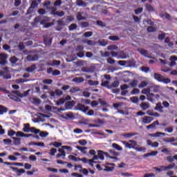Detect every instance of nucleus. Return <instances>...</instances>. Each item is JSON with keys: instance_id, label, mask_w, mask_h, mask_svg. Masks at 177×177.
<instances>
[{"instance_id": "f704fd0d", "label": "nucleus", "mask_w": 177, "mask_h": 177, "mask_svg": "<svg viewBox=\"0 0 177 177\" xmlns=\"http://www.w3.org/2000/svg\"><path fill=\"white\" fill-rule=\"evenodd\" d=\"M88 84H89V86H95L100 84V82H97V81L94 82L93 80H88Z\"/></svg>"}, {"instance_id": "473e14b6", "label": "nucleus", "mask_w": 177, "mask_h": 177, "mask_svg": "<svg viewBox=\"0 0 177 177\" xmlns=\"http://www.w3.org/2000/svg\"><path fill=\"white\" fill-rule=\"evenodd\" d=\"M84 124L88 125V128H100V125L93 124H88L87 122H83Z\"/></svg>"}, {"instance_id": "423d86ee", "label": "nucleus", "mask_w": 177, "mask_h": 177, "mask_svg": "<svg viewBox=\"0 0 177 177\" xmlns=\"http://www.w3.org/2000/svg\"><path fill=\"white\" fill-rule=\"evenodd\" d=\"M10 169H12L13 171H16L17 176H19L21 174H25V170L24 169H18L12 166H10Z\"/></svg>"}, {"instance_id": "774afa93", "label": "nucleus", "mask_w": 177, "mask_h": 177, "mask_svg": "<svg viewBox=\"0 0 177 177\" xmlns=\"http://www.w3.org/2000/svg\"><path fill=\"white\" fill-rule=\"evenodd\" d=\"M56 96H62L63 95V92L60 89H56L55 91Z\"/></svg>"}, {"instance_id": "7c9ffc66", "label": "nucleus", "mask_w": 177, "mask_h": 177, "mask_svg": "<svg viewBox=\"0 0 177 177\" xmlns=\"http://www.w3.org/2000/svg\"><path fill=\"white\" fill-rule=\"evenodd\" d=\"M147 32H156L157 31V28L153 27V26H150L147 27Z\"/></svg>"}, {"instance_id": "6ab92c4d", "label": "nucleus", "mask_w": 177, "mask_h": 177, "mask_svg": "<svg viewBox=\"0 0 177 177\" xmlns=\"http://www.w3.org/2000/svg\"><path fill=\"white\" fill-rule=\"evenodd\" d=\"M120 86V82L119 81H115L114 82H113L111 85H109V89H111V88H118Z\"/></svg>"}, {"instance_id": "c85d7f7f", "label": "nucleus", "mask_w": 177, "mask_h": 177, "mask_svg": "<svg viewBox=\"0 0 177 177\" xmlns=\"http://www.w3.org/2000/svg\"><path fill=\"white\" fill-rule=\"evenodd\" d=\"M95 24L99 27H106V24L100 20H97V21H95Z\"/></svg>"}, {"instance_id": "f03ea898", "label": "nucleus", "mask_w": 177, "mask_h": 177, "mask_svg": "<svg viewBox=\"0 0 177 177\" xmlns=\"http://www.w3.org/2000/svg\"><path fill=\"white\" fill-rule=\"evenodd\" d=\"M118 65L124 67H132L133 66V61H118Z\"/></svg>"}, {"instance_id": "5fc2aeb1", "label": "nucleus", "mask_w": 177, "mask_h": 177, "mask_svg": "<svg viewBox=\"0 0 177 177\" xmlns=\"http://www.w3.org/2000/svg\"><path fill=\"white\" fill-rule=\"evenodd\" d=\"M53 82V80L50 79H45L43 80L42 83L46 84H52Z\"/></svg>"}, {"instance_id": "a18cd8bd", "label": "nucleus", "mask_w": 177, "mask_h": 177, "mask_svg": "<svg viewBox=\"0 0 177 177\" xmlns=\"http://www.w3.org/2000/svg\"><path fill=\"white\" fill-rule=\"evenodd\" d=\"M57 153V150L56 149L51 148L50 150L49 154L50 156H54L56 155Z\"/></svg>"}, {"instance_id": "c9c22d12", "label": "nucleus", "mask_w": 177, "mask_h": 177, "mask_svg": "<svg viewBox=\"0 0 177 177\" xmlns=\"http://www.w3.org/2000/svg\"><path fill=\"white\" fill-rule=\"evenodd\" d=\"M10 97V99H11L12 100H15L17 102H21V99L19 98V97H17L14 95H8Z\"/></svg>"}, {"instance_id": "cd10ccee", "label": "nucleus", "mask_w": 177, "mask_h": 177, "mask_svg": "<svg viewBox=\"0 0 177 177\" xmlns=\"http://www.w3.org/2000/svg\"><path fill=\"white\" fill-rule=\"evenodd\" d=\"M37 6H33L32 4L30 5V7L28 8L27 12H26V15H30L31 13L33 12V9L37 8Z\"/></svg>"}, {"instance_id": "8fccbe9b", "label": "nucleus", "mask_w": 177, "mask_h": 177, "mask_svg": "<svg viewBox=\"0 0 177 177\" xmlns=\"http://www.w3.org/2000/svg\"><path fill=\"white\" fill-rule=\"evenodd\" d=\"M43 25H44V26H43L44 28H50V27L53 26L55 25V24H54L53 22H51V23H48V22H46V23H45V24H43Z\"/></svg>"}, {"instance_id": "6e6d98bb", "label": "nucleus", "mask_w": 177, "mask_h": 177, "mask_svg": "<svg viewBox=\"0 0 177 177\" xmlns=\"http://www.w3.org/2000/svg\"><path fill=\"white\" fill-rule=\"evenodd\" d=\"M166 160L170 163H172L175 160V158H174V156H169L166 157Z\"/></svg>"}, {"instance_id": "6e6552de", "label": "nucleus", "mask_w": 177, "mask_h": 177, "mask_svg": "<svg viewBox=\"0 0 177 177\" xmlns=\"http://www.w3.org/2000/svg\"><path fill=\"white\" fill-rule=\"evenodd\" d=\"M0 77H2L3 80H10L11 75L8 72L0 71Z\"/></svg>"}, {"instance_id": "f3484780", "label": "nucleus", "mask_w": 177, "mask_h": 177, "mask_svg": "<svg viewBox=\"0 0 177 177\" xmlns=\"http://www.w3.org/2000/svg\"><path fill=\"white\" fill-rule=\"evenodd\" d=\"M66 19V17H64L61 20H57V24L59 26H66L68 24L64 21V19Z\"/></svg>"}, {"instance_id": "3c124183", "label": "nucleus", "mask_w": 177, "mask_h": 177, "mask_svg": "<svg viewBox=\"0 0 177 177\" xmlns=\"http://www.w3.org/2000/svg\"><path fill=\"white\" fill-rule=\"evenodd\" d=\"M161 153H164L166 155L169 156L171 155V150H169L167 148H164L163 149L161 150Z\"/></svg>"}, {"instance_id": "bf43d9fd", "label": "nucleus", "mask_w": 177, "mask_h": 177, "mask_svg": "<svg viewBox=\"0 0 177 177\" xmlns=\"http://www.w3.org/2000/svg\"><path fill=\"white\" fill-rule=\"evenodd\" d=\"M109 39L115 41L120 40V37L118 36H109Z\"/></svg>"}, {"instance_id": "1a4fd4ad", "label": "nucleus", "mask_w": 177, "mask_h": 177, "mask_svg": "<svg viewBox=\"0 0 177 177\" xmlns=\"http://www.w3.org/2000/svg\"><path fill=\"white\" fill-rule=\"evenodd\" d=\"M164 106L162 105L161 102H159L158 103L156 104L154 110L158 111L159 113H164Z\"/></svg>"}, {"instance_id": "680f3d73", "label": "nucleus", "mask_w": 177, "mask_h": 177, "mask_svg": "<svg viewBox=\"0 0 177 177\" xmlns=\"http://www.w3.org/2000/svg\"><path fill=\"white\" fill-rule=\"evenodd\" d=\"M130 100L134 104L138 103V97H131Z\"/></svg>"}, {"instance_id": "39448f33", "label": "nucleus", "mask_w": 177, "mask_h": 177, "mask_svg": "<svg viewBox=\"0 0 177 177\" xmlns=\"http://www.w3.org/2000/svg\"><path fill=\"white\" fill-rule=\"evenodd\" d=\"M138 51H139L141 55H144L145 57L149 58V59H154V57H153L151 56V54H149L148 53V51L144 48L142 49H138Z\"/></svg>"}, {"instance_id": "603ef678", "label": "nucleus", "mask_w": 177, "mask_h": 177, "mask_svg": "<svg viewBox=\"0 0 177 177\" xmlns=\"http://www.w3.org/2000/svg\"><path fill=\"white\" fill-rule=\"evenodd\" d=\"M89 24L88 21H82L80 23V26H82V28H86L88 27Z\"/></svg>"}, {"instance_id": "412c9836", "label": "nucleus", "mask_w": 177, "mask_h": 177, "mask_svg": "<svg viewBox=\"0 0 177 177\" xmlns=\"http://www.w3.org/2000/svg\"><path fill=\"white\" fill-rule=\"evenodd\" d=\"M140 107L142 109V111H146L148 109H149V104L147 102H142Z\"/></svg>"}, {"instance_id": "2eb2a0df", "label": "nucleus", "mask_w": 177, "mask_h": 177, "mask_svg": "<svg viewBox=\"0 0 177 177\" xmlns=\"http://www.w3.org/2000/svg\"><path fill=\"white\" fill-rule=\"evenodd\" d=\"M36 69H37L36 65L33 64V65L28 66L26 69V71H27L28 73H33V71H35Z\"/></svg>"}, {"instance_id": "4d7b16f0", "label": "nucleus", "mask_w": 177, "mask_h": 177, "mask_svg": "<svg viewBox=\"0 0 177 177\" xmlns=\"http://www.w3.org/2000/svg\"><path fill=\"white\" fill-rule=\"evenodd\" d=\"M147 85H148L147 82L144 81V82H141V83H140V84L138 86V87H139L140 88H145V87L147 86Z\"/></svg>"}, {"instance_id": "13d9d810", "label": "nucleus", "mask_w": 177, "mask_h": 177, "mask_svg": "<svg viewBox=\"0 0 177 177\" xmlns=\"http://www.w3.org/2000/svg\"><path fill=\"white\" fill-rule=\"evenodd\" d=\"M141 71L145 72V73H148L150 71V68L147 66H142Z\"/></svg>"}, {"instance_id": "0e129e2a", "label": "nucleus", "mask_w": 177, "mask_h": 177, "mask_svg": "<svg viewBox=\"0 0 177 177\" xmlns=\"http://www.w3.org/2000/svg\"><path fill=\"white\" fill-rule=\"evenodd\" d=\"M18 59L16 57H12L11 58H10V62H11V64H15L17 63Z\"/></svg>"}, {"instance_id": "de8ad7c7", "label": "nucleus", "mask_w": 177, "mask_h": 177, "mask_svg": "<svg viewBox=\"0 0 177 177\" xmlns=\"http://www.w3.org/2000/svg\"><path fill=\"white\" fill-rule=\"evenodd\" d=\"M74 19H75L74 17H73V16H68V17H66V23L68 24L69 23L73 21Z\"/></svg>"}, {"instance_id": "69168bd1", "label": "nucleus", "mask_w": 177, "mask_h": 177, "mask_svg": "<svg viewBox=\"0 0 177 177\" xmlns=\"http://www.w3.org/2000/svg\"><path fill=\"white\" fill-rule=\"evenodd\" d=\"M78 143L82 146H85L86 145H87V141L86 140L83 139V140H79Z\"/></svg>"}, {"instance_id": "ea45409f", "label": "nucleus", "mask_w": 177, "mask_h": 177, "mask_svg": "<svg viewBox=\"0 0 177 177\" xmlns=\"http://www.w3.org/2000/svg\"><path fill=\"white\" fill-rule=\"evenodd\" d=\"M138 135L137 133H125V134H122V136L127 138H129L131 137L135 136Z\"/></svg>"}, {"instance_id": "a19ab883", "label": "nucleus", "mask_w": 177, "mask_h": 177, "mask_svg": "<svg viewBox=\"0 0 177 177\" xmlns=\"http://www.w3.org/2000/svg\"><path fill=\"white\" fill-rule=\"evenodd\" d=\"M77 28V25L75 24H72L68 26L69 31H73Z\"/></svg>"}, {"instance_id": "a211bd4d", "label": "nucleus", "mask_w": 177, "mask_h": 177, "mask_svg": "<svg viewBox=\"0 0 177 177\" xmlns=\"http://www.w3.org/2000/svg\"><path fill=\"white\" fill-rule=\"evenodd\" d=\"M83 12H77V15H76V19H77V21H83L86 19V17L82 16Z\"/></svg>"}, {"instance_id": "72a5a7b5", "label": "nucleus", "mask_w": 177, "mask_h": 177, "mask_svg": "<svg viewBox=\"0 0 177 177\" xmlns=\"http://www.w3.org/2000/svg\"><path fill=\"white\" fill-rule=\"evenodd\" d=\"M109 82H108V81H102V84H101V86H102V87H104V88H109V87H110V85H109Z\"/></svg>"}, {"instance_id": "4be33fe9", "label": "nucleus", "mask_w": 177, "mask_h": 177, "mask_svg": "<svg viewBox=\"0 0 177 177\" xmlns=\"http://www.w3.org/2000/svg\"><path fill=\"white\" fill-rule=\"evenodd\" d=\"M84 81L83 77H74L73 80V82L77 83V84H81L83 83Z\"/></svg>"}, {"instance_id": "5701e85b", "label": "nucleus", "mask_w": 177, "mask_h": 177, "mask_svg": "<svg viewBox=\"0 0 177 177\" xmlns=\"http://www.w3.org/2000/svg\"><path fill=\"white\" fill-rule=\"evenodd\" d=\"M50 21V17H43V19L41 20L40 24L44 25L45 23H48Z\"/></svg>"}, {"instance_id": "0eeeda50", "label": "nucleus", "mask_w": 177, "mask_h": 177, "mask_svg": "<svg viewBox=\"0 0 177 177\" xmlns=\"http://www.w3.org/2000/svg\"><path fill=\"white\" fill-rule=\"evenodd\" d=\"M154 120L153 118L149 117V116H145L142 119V123L145 124H149L151 123V122Z\"/></svg>"}, {"instance_id": "393cba45", "label": "nucleus", "mask_w": 177, "mask_h": 177, "mask_svg": "<svg viewBox=\"0 0 177 177\" xmlns=\"http://www.w3.org/2000/svg\"><path fill=\"white\" fill-rule=\"evenodd\" d=\"M29 132L33 133L37 135V134L39 133L40 130L37 129L35 127H31L30 130H29Z\"/></svg>"}, {"instance_id": "37998d69", "label": "nucleus", "mask_w": 177, "mask_h": 177, "mask_svg": "<svg viewBox=\"0 0 177 177\" xmlns=\"http://www.w3.org/2000/svg\"><path fill=\"white\" fill-rule=\"evenodd\" d=\"M138 80H133L132 82H131L129 85H130L131 87L134 88L138 86Z\"/></svg>"}, {"instance_id": "338daca9", "label": "nucleus", "mask_w": 177, "mask_h": 177, "mask_svg": "<svg viewBox=\"0 0 177 177\" xmlns=\"http://www.w3.org/2000/svg\"><path fill=\"white\" fill-rule=\"evenodd\" d=\"M131 95H138L140 93V89L134 88L131 91Z\"/></svg>"}, {"instance_id": "bb28decb", "label": "nucleus", "mask_w": 177, "mask_h": 177, "mask_svg": "<svg viewBox=\"0 0 177 177\" xmlns=\"http://www.w3.org/2000/svg\"><path fill=\"white\" fill-rule=\"evenodd\" d=\"M7 111H8L7 107L0 105V115H3L5 113H7Z\"/></svg>"}, {"instance_id": "58836bf2", "label": "nucleus", "mask_w": 177, "mask_h": 177, "mask_svg": "<svg viewBox=\"0 0 177 177\" xmlns=\"http://www.w3.org/2000/svg\"><path fill=\"white\" fill-rule=\"evenodd\" d=\"M66 100L64 98H60L59 101H56V105L59 106L61 104H64L66 102Z\"/></svg>"}, {"instance_id": "9b49d317", "label": "nucleus", "mask_w": 177, "mask_h": 177, "mask_svg": "<svg viewBox=\"0 0 177 177\" xmlns=\"http://www.w3.org/2000/svg\"><path fill=\"white\" fill-rule=\"evenodd\" d=\"M160 123L158 122V120H156L153 122H152L151 124H149V126H147V129H157V126H159Z\"/></svg>"}, {"instance_id": "2f4dec72", "label": "nucleus", "mask_w": 177, "mask_h": 177, "mask_svg": "<svg viewBox=\"0 0 177 177\" xmlns=\"http://www.w3.org/2000/svg\"><path fill=\"white\" fill-rule=\"evenodd\" d=\"M41 1L42 0H32L31 5H32L33 7H38Z\"/></svg>"}, {"instance_id": "052dcab7", "label": "nucleus", "mask_w": 177, "mask_h": 177, "mask_svg": "<svg viewBox=\"0 0 177 177\" xmlns=\"http://www.w3.org/2000/svg\"><path fill=\"white\" fill-rule=\"evenodd\" d=\"M92 35H93V32H91V31L85 32L84 33V37L85 38L91 37Z\"/></svg>"}, {"instance_id": "864d4df0", "label": "nucleus", "mask_w": 177, "mask_h": 177, "mask_svg": "<svg viewBox=\"0 0 177 177\" xmlns=\"http://www.w3.org/2000/svg\"><path fill=\"white\" fill-rule=\"evenodd\" d=\"M112 147L113 149H116L118 151H122V147L118 144L113 143Z\"/></svg>"}, {"instance_id": "b1692460", "label": "nucleus", "mask_w": 177, "mask_h": 177, "mask_svg": "<svg viewBox=\"0 0 177 177\" xmlns=\"http://www.w3.org/2000/svg\"><path fill=\"white\" fill-rule=\"evenodd\" d=\"M31 127H30V124H24L23 131L26 133H28L30 130Z\"/></svg>"}, {"instance_id": "20e7f679", "label": "nucleus", "mask_w": 177, "mask_h": 177, "mask_svg": "<svg viewBox=\"0 0 177 177\" xmlns=\"http://www.w3.org/2000/svg\"><path fill=\"white\" fill-rule=\"evenodd\" d=\"M97 153V156L102 161L104 160V156H106V158L109 157V153L104 152L102 150H98Z\"/></svg>"}, {"instance_id": "aec40b11", "label": "nucleus", "mask_w": 177, "mask_h": 177, "mask_svg": "<svg viewBox=\"0 0 177 177\" xmlns=\"http://www.w3.org/2000/svg\"><path fill=\"white\" fill-rule=\"evenodd\" d=\"M163 78L164 77L161 74H159V73H155L154 74V79L158 80L159 82H162Z\"/></svg>"}, {"instance_id": "79ce46f5", "label": "nucleus", "mask_w": 177, "mask_h": 177, "mask_svg": "<svg viewBox=\"0 0 177 177\" xmlns=\"http://www.w3.org/2000/svg\"><path fill=\"white\" fill-rule=\"evenodd\" d=\"M50 146H54L56 148H59V147H62V142H55L50 143Z\"/></svg>"}, {"instance_id": "4c0bfd02", "label": "nucleus", "mask_w": 177, "mask_h": 177, "mask_svg": "<svg viewBox=\"0 0 177 177\" xmlns=\"http://www.w3.org/2000/svg\"><path fill=\"white\" fill-rule=\"evenodd\" d=\"M145 8L149 12H153L154 11V8L150 4H145Z\"/></svg>"}, {"instance_id": "09e8293b", "label": "nucleus", "mask_w": 177, "mask_h": 177, "mask_svg": "<svg viewBox=\"0 0 177 177\" xmlns=\"http://www.w3.org/2000/svg\"><path fill=\"white\" fill-rule=\"evenodd\" d=\"M15 135H16V131L15 130H12V129L8 130V136L12 137V136H14Z\"/></svg>"}, {"instance_id": "f8f14e48", "label": "nucleus", "mask_w": 177, "mask_h": 177, "mask_svg": "<svg viewBox=\"0 0 177 177\" xmlns=\"http://www.w3.org/2000/svg\"><path fill=\"white\" fill-rule=\"evenodd\" d=\"M60 64V61H57V60H53L50 62H46V66L54 67L55 66H59Z\"/></svg>"}, {"instance_id": "c03bdc74", "label": "nucleus", "mask_w": 177, "mask_h": 177, "mask_svg": "<svg viewBox=\"0 0 177 177\" xmlns=\"http://www.w3.org/2000/svg\"><path fill=\"white\" fill-rule=\"evenodd\" d=\"M176 140L174 138H165L164 142L166 143H171L175 142Z\"/></svg>"}, {"instance_id": "49530a36", "label": "nucleus", "mask_w": 177, "mask_h": 177, "mask_svg": "<svg viewBox=\"0 0 177 177\" xmlns=\"http://www.w3.org/2000/svg\"><path fill=\"white\" fill-rule=\"evenodd\" d=\"M80 158H76L75 156H74L73 155H69L68 156V159L71 160V161L77 162V161H79Z\"/></svg>"}, {"instance_id": "e433bc0d", "label": "nucleus", "mask_w": 177, "mask_h": 177, "mask_svg": "<svg viewBox=\"0 0 177 177\" xmlns=\"http://www.w3.org/2000/svg\"><path fill=\"white\" fill-rule=\"evenodd\" d=\"M76 4L78 6H84V7L86 6V3L85 2H84L82 0H77L76 1Z\"/></svg>"}, {"instance_id": "ddd939ff", "label": "nucleus", "mask_w": 177, "mask_h": 177, "mask_svg": "<svg viewBox=\"0 0 177 177\" xmlns=\"http://www.w3.org/2000/svg\"><path fill=\"white\" fill-rule=\"evenodd\" d=\"M26 59H28V61H30V62H35V61H38L39 57L37 55H28L26 57Z\"/></svg>"}, {"instance_id": "e2e57ef3", "label": "nucleus", "mask_w": 177, "mask_h": 177, "mask_svg": "<svg viewBox=\"0 0 177 177\" xmlns=\"http://www.w3.org/2000/svg\"><path fill=\"white\" fill-rule=\"evenodd\" d=\"M151 91L150 88H145L142 90V93L144 95H149Z\"/></svg>"}, {"instance_id": "c756f323", "label": "nucleus", "mask_w": 177, "mask_h": 177, "mask_svg": "<svg viewBox=\"0 0 177 177\" xmlns=\"http://www.w3.org/2000/svg\"><path fill=\"white\" fill-rule=\"evenodd\" d=\"M80 89L77 87H71V89L69 90V92L71 93H76L77 92H80Z\"/></svg>"}, {"instance_id": "4468645a", "label": "nucleus", "mask_w": 177, "mask_h": 177, "mask_svg": "<svg viewBox=\"0 0 177 177\" xmlns=\"http://www.w3.org/2000/svg\"><path fill=\"white\" fill-rule=\"evenodd\" d=\"M176 166L175 162H173L172 164H170L169 166H161V169H163V171H167V169H173Z\"/></svg>"}, {"instance_id": "dca6fc26", "label": "nucleus", "mask_w": 177, "mask_h": 177, "mask_svg": "<svg viewBox=\"0 0 177 177\" xmlns=\"http://www.w3.org/2000/svg\"><path fill=\"white\" fill-rule=\"evenodd\" d=\"M11 138L14 140L13 141L14 145L19 146L21 144V138H15V137H12Z\"/></svg>"}, {"instance_id": "f257e3e1", "label": "nucleus", "mask_w": 177, "mask_h": 177, "mask_svg": "<svg viewBox=\"0 0 177 177\" xmlns=\"http://www.w3.org/2000/svg\"><path fill=\"white\" fill-rule=\"evenodd\" d=\"M123 145H125L126 148L127 149H133L136 150L138 152H145L146 151V148L145 147H132V145L129 143V142H123Z\"/></svg>"}, {"instance_id": "7ed1b4c3", "label": "nucleus", "mask_w": 177, "mask_h": 177, "mask_svg": "<svg viewBox=\"0 0 177 177\" xmlns=\"http://www.w3.org/2000/svg\"><path fill=\"white\" fill-rule=\"evenodd\" d=\"M8 55L5 53H0V65L4 66L8 64Z\"/></svg>"}, {"instance_id": "9d476101", "label": "nucleus", "mask_w": 177, "mask_h": 177, "mask_svg": "<svg viewBox=\"0 0 177 177\" xmlns=\"http://www.w3.org/2000/svg\"><path fill=\"white\" fill-rule=\"evenodd\" d=\"M90 108L88 106H86L80 103L77 104V109L82 111L83 113H86Z\"/></svg>"}, {"instance_id": "a878e982", "label": "nucleus", "mask_w": 177, "mask_h": 177, "mask_svg": "<svg viewBox=\"0 0 177 177\" xmlns=\"http://www.w3.org/2000/svg\"><path fill=\"white\" fill-rule=\"evenodd\" d=\"M75 149H77L78 150L80 151V152H82L84 154L86 153V150L87 149L86 147H79V146H77V147H75Z\"/></svg>"}]
</instances>
